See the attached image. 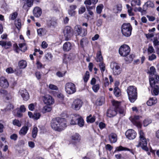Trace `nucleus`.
Listing matches in <instances>:
<instances>
[{
	"mask_svg": "<svg viewBox=\"0 0 159 159\" xmlns=\"http://www.w3.org/2000/svg\"><path fill=\"white\" fill-rule=\"evenodd\" d=\"M66 121L65 118L57 117L52 120L51 126L55 131H61L66 128Z\"/></svg>",
	"mask_w": 159,
	"mask_h": 159,
	"instance_id": "nucleus-1",
	"label": "nucleus"
},
{
	"mask_svg": "<svg viewBox=\"0 0 159 159\" xmlns=\"http://www.w3.org/2000/svg\"><path fill=\"white\" fill-rule=\"evenodd\" d=\"M126 91L130 102H134L137 98V88L134 86H130L127 87Z\"/></svg>",
	"mask_w": 159,
	"mask_h": 159,
	"instance_id": "nucleus-2",
	"label": "nucleus"
},
{
	"mask_svg": "<svg viewBox=\"0 0 159 159\" xmlns=\"http://www.w3.org/2000/svg\"><path fill=\"white\" fill-rule=\"evenodd\" d=\"M139 142L138 144L136 145L138 147H141L143 150L148 151V148L147 147V142L146 139L145 137L144 134L142 130H140L139 133Z\"/></svg>",
	"mask_w": 159,
	"mask_h": 159,
	"instance_id": "nucleus-3",
	"label": "nucleus"
},
{
	"mask_svg": "<svg viewBox=\"0 0 159 159\" xmlns=\"http://www.w3.org/2000/svg\"><path fill=\"white\" fill-rule=\"evenodd\" d=\"M132 29L130 23H124L121 26V32L123 35L128 37L131 35Z\"/></svg>",
	"mask_w": 159,
	"mask_h": 159,
	"instance_id": "nucleus-4",
	"label": "nucleus"
},
{
	"mask_svg": "<svg viewBox=\"0 0 159 159\" xmlns=\"http://www.w3.org/2000/svg\"><path fill=\"white\" fill-rule=\"evenodd\" d=\"M65 88L66 92L69 94H73L76 91L75 85L71 82L66 83L65 84Z\"/></svg>",
	"mask_w": 159,
	"mask_h": 159,
	"instance_id": "nucleus-5",
	"label": "nucleus"
},
{
	"mask_svg": "<svg viewBox=\"0 0 159 159\" xmlns=\"http://www.w3.org/2000/svg\"><path fill=\"white\" fill-rule=\"evenodd\" d=\"M130 48L127 45L121 46L119 50L120 54L122 57H126L128 55L130 52Z\"/></svg>",
	"mask_w": 159,
	"mask_h": 159,
	"instance_id": "nucleus-6",
	"label": "nucleus"
},
{
	"mask_svg": "<svg viewBox=\"0 0 159 159\" xmlns=\"http://www.w3.org/2000/svg\"><path fill=\"white\" fill-rule=\"evenodd\" d=\"M110 67L112 69L113 74L117 75H119L121 72V69L118 64L114 62L111 63Z\"/></svg>",
	"mask_w": 159,
	"mask_h": 159,
	"instance_id": "nucleus-7",
	"label": "nucleus"
},
{
	"mask_svg": "<svg viewBox=\"0 0 159 159\" xmlns=\"http://www.w3.org/2000/svg\"><path fill=\"white\" fill-rule=\"evenodd\" d=\"M149 82L151 86L153 88L152 94L155 95H157L159 93V87L157 84H156L155 81L153 78L149 79Z\"/></svg>",
	"mask_w": 159,
	"mask_h": 159,
	"instance_id": "nucleus-8",
	"label": "nucleus"
},
{
	"mask_svg": "<svg viewBox=\"0 0 159 159\" xmlns=\"http://www.w3.org/2000/svg\"><path fill=\"white\" fill-rule=\"evenodd\" d=\"M42 100L44 103L48 105H51L54 104V100L49 95H46L42 97Z\"/></svg>",
	"mask_w": 159,
	"mask_h": 159,
	"instance_id": "nucleus-9",
	"label": "nucleus"
},
{
	"mask_svg": "<svg viewBox=\"0 0 159 159\" xmlns=\"http://www.w3.org/2000/svg\"><path fill=\"white\" fill-rule=\"evenodd\" d=\"M64 34L65 40L66 41L69 40L72 35V30L71 27L69 26H66L65 28Z\"/></svg>",
	"mask_w": 159,
	"mask_h": 159,
	"instance_id": "nucleus-10",
	"label": "nucleus"
},
{
	"mask_svg": "<svg viewBox=\"0 0 159 159\" xmlns=\"http://www.w3.org/2000/svg\"><path fill=\"white\" fill-rule=\"evenodd\" d=\"M125 135L129 139H133L136 137V133L134 130L130 129L126 131L125 133Z\"/></svg>",
	"mask_w": 159,
	"mask_h": 159,
	"instance_id": "nucleus-11",
	"label": "nucleus"
},
{
	"mask_svg": "<svg viewBox=\"0 0 159 159\" xmlns=\"http://www.w3.org/2000/svg\"><path fill=\"white\" fill-rule=\"evenodd\" d=\"M82 104L83 102L82 101L79 99H77L73 102L72 106L75 110H78L80 109Z\"/></svg>",
	"mask_w": 159,
	"mask_h": 159,
	"instance_id": "nucleus-12",
	"label": "nucleus"
},
{
	"mask_svg": "<svg viewBox=\"0 0 159 159\" xmlns=\"http://www.w3.org/2000/svg\"><path fill=\"white\" fill-rule=\"evenodd\" d=\"M75 31L77 33L78 35H80L84 32L83 34L82 35V36H84L87 34V30L85 29H83L82 30L81 27L78 25H76L74 29Z\"/></svg>",
	"mask_w": 159,
	"mask_h": 159,
	"instance_id": "nucleus-13",
	"label": "nucleus"
},
{
	"mask_svg": "<svg viewBox=\"0 0 159 159\" xmlns=\"http://www.w3.org/2000/svg\"><path fill=\"white\" fill-rule=\"evenodd\" d=\"M9 85L7 79L3 76L0 77V86L3 88H7Z\"/></svg>",
	"mask_w": 159,
	"mask_h": 159,
	"instance_id": "nucleus-14",
	"label": "nucleus"
},
{
	"mask_svg": "<svg viewBox=\"0 0 159 159\" xmlns=\"http://www.w3.org/2000/svg\"><path fill=\"white\" fill-rule=\"evenodd\" d=\"M19 93L24 100L27 101L29 99V94L26 90L25 89L20 90L19 91Z\"/></svg>",
	"mask_w": 159,
	"mask_h": 159,
	"instance_id": "nucleus-15",
	"label": "nucleus"
},
{
	"mask_svg": "<svg viewBox=\"0 0 159 159\" xmlns=\"http://www.w3.org/2000/svg\"><path fill=\"white\" fill-rule=\"evenodd\" d=\"M116 114V109L114 108H110L107 110V115L108 117H111L115 116Z\"/></svg>",
	"mask_w": 159,
	"mask_h": 159,
	"instance_id": "nucleus-16",
	"label": "nucleus"
},
{
	"mask_svg": "<svg viewBox=\"0 0 159 159\" xmlns=\"http://www.w3.org/2000/svg\"><path fill=\"white\" fill-rule=\"evenodd\" d=\"M139 116H135L131 120V121L133 124L138 127H141V125L140 122L138 120L139 119Z\"/></svg>",
	"mask_w": 159,
	"mask_h": 159,
	"instance_id": "nucleus-17",
	"label": "nucleus"
},
{
	"mask_svg": "<svg viewBox=\"0 0 159 159\" xmlns=\"http://www.w3.org/2000/svg\"><path fill=\"white\" fill-rule=\"evenodd\" d=\"M71 120L70 123L71 125H76L77 124L78 120L79 118V116L76 114H72L71 115Z\"/></svg>",
	"mask_w": 159,
	"mask_h": 159,
	"instance_id": "nucleus-18",
	"label": "nucleus"
},
{
	"mask_svg": "<svg viewBox=\"0 0 159 159\" xmlns=\"http://www.w3.org/2000/svg\"><path fill=\"white\" fill-rule=\"evenodd\" d=\"M109 140L111 143H116L117 140V136L114 133L110 134L109 135Z\"/></svg>",
	"mask_w": 159,
	"mask_h": 159,
	"instance_id": "nucleus-19",
	"label": "nucleus"
},
{
	"mask_svg": "<svg viewBox=\"0 0 159 159\" xmlns=\"http://www.w3.org/2000/svg\"><path fill=\"white\" fill-rule=\"evenodd\" d=\"M33 13L34 16L39 17L42 14L41 9L38 7H36L33 10Z\"/></svg>",
	"mask_w": 159,
	"mask_h": 159,
	"instance_id": "nucleus-20",
	"label": "nucleus"
},
{
	"mask_svg": "<svg viewBox=\"0 0 159 159\" xmlns=\"http://www.w3.org/2000/svg\"><path fill=\"white\" fill-rule=\"evenodd\" d=\"M71 43L70 42H67L63 44V49L64 51H68L71 49Z\"/></svg>",
	"mask_w": 159,
	"mask_h": 159,
	"instance_id": "nucleus-21",
	"label": "nucleus"
},
{
	"mask_svg": "<svg viewBox=\"0 0 159 159\" xmlns=\"http://www.w3.org/2000/svg\"><path fill=\"white\" fill-rule=\"evenodd\" d=\"M33 5V0H26L23 7V8L24 9H27V7H30Z\"/></svg>",
	"mask_w": 159,
	"mask_h": 159,
	"instance_id": "nucleus-22",
	"label": "nucleus"
},
{
	"mask_svg": "<svg viewBox=\"0 0 159 159\" xmlns=\"http://www.w3.org/2000/svg\"><path fill=\"white\" fill-rule=\"evenodd\" d=\"M157 102V100L156 98H151L147 102V104L148 106H151L156 104Z\"/></svg>",
	"mask_w": 159,
	"mask_h": 159,
	"instance_id": "nucleus-23",
	"label": "nucleus"
},
{
	"mask_svg": "<svg viewBox=\"0 0 159 159\" xmlns=\"http://www.w3.org/2000/svg\"><path fill=\"white\" fill-rule=\"evenodd\" d=\"M28 129L29 128L27 126H23L19 131V134L20 135H25L27 133Z\"/></svg>",
	"mask_w": 159,
	"mask_h": 159,
	"instance_id": "nucleus-24",
	"label": "nucleus"
},
{
	"mask_svg": "<svg viewBox=\"0 0 159 159\" xmlns=\"http://www.w3.org/2000/svg\"><path fill=\"white\" fill-rule=\"evenodd\" d=\"M129 151L130 152L133 154H134V152L132 151L128 148L123 147L122 146H120L119 147H117L116 148V150L115 151V152L117 151Z\"/></svg>",
	"mask_w": 159,
	"mask_h": 159,
	"instance_id": "nucleus-25",
	"label": "nucleus"
},
{
	"mask_svg": "<svg viewBox=\"0 0 159 159\" xmlns=\"http://www.w3.org/2000/svg\"><path fill=\"white\" fill-rule=\"evenodd\" d=\"M27 62L24 60L20 61L18 63V66L20 69H24L27 66Z\"/></svg>",
	"mask_w": 159,
	"mask_h": 159,
	"instance_id": "nucleus-26",
	"label": "nucleus"
},
{
	"mask_svg": "<svg viewBox=\"0 0 159 159\" xmlns=\"http://www.w3.org/2000/svg\"><path fill=\"white\" fill-rule=\"evenodd\" d=\"M96 61L98 62H99L101 63L102 62L103 58L102 56L101 53L100 51L98 52L97 53Z\"/></svg>",
	"mask_w": 159,
	"mask_h": 159,
	"instance_id": "nucleus-27",
	"label": "nucleus"
},
{
	"mask_svg": "<svg viewBox=\"0 0 159 159\" xmlns=\"http://www.w3.org/2000/svg\"><path fill=\"white\" fill-rule=\"evenodd\" d=\"M144 5H145V8L151 7L154 8L155 7L154 3L150 1H149L145 2Z\"/></svg>",
	"mask_w": 159,
	"mask_h": 159,
	"instance_id": "nucleus-28",
	"label": "nucleus"
},
{
	"mask_svg": "<svg viewBox=\"0 0 159 159\" xmlns=\"http://www.w3.org/2000/svg\"><path fill=\"white\" fill-rule=\"evenodd\" d=\"M95 120V116L92 117L91 115H90L89 116L87 117V121L88 123H93Z\"/></svg>",
	"mask_w": 159,
	"mask_h": 159,
	"instance_id": "nucleus-29",
	"label": "nucleus"
},
{
	"mask_svg": "<svg viewBox=\"0 0 159 159\" xmlns=\"http://www.w3.org/2000/svg\"><path fill=\"white\" fill-rule=\"evenodd\" d=\"M103 97H100L97 99L96 103L98 106H101L103 104Z\"/></svg>",
	"mask_w": 159,
	"mask_h": 159,
	"instance_id": "nucleus-30",
	"label": "nucleus"
},
{
	"mask_svg": "<svg viewBox=\"0 0 159 159\" xmlns=\"http://www.w3.org/2000/svg\"><path fill=\"white\" fill-rule=\"evenodd\" d=\"M77 124L80 127H82L84 126V121L83 119L80 117L79 116V119L77 120Z\"/></svg>",
	"mask_w": 159,
	"mask_h": 159,
	"instance_id": "nucleus-31",
	"label": "nucleus"
},
{
	"mask_svg": "<svg viewBox=\"0 0 159 159\" xmlns=\"http://www.w3.org/2000/svg\"><path fill=\"white\" fill-rule=\"evenodd\" d=\"M114 92L115 95L116 97H119L120 95V90L117 87H115L114 89Z\"/></svg>",
	"mask_w": 159,
	"mask_h": 159,
	"instance_id": "nucleus-32",
	"label": "nucleus"
},
{
	"mask_svg": "<svg viewBox=\"0 0 159 159\" xmlns=\"http://www.w3.org/2000/svg\"><path fill=\"white\" fill-rule=\"evenodd\" d=\"M52 109V107L48 106H45L43 107L42 111L43 113H45L51 111Z\"/></svg>",
	"mask_w": 159,
	"mask_h": 159,
	"instance_id": "nucleus-33",
	"label": "nucleus"
},
{
	"mask_svg": "<svg viewBox=\"0 0 159 159\" xmlns=\"http://www.w3.org/2000/svg\"><path fill=\"white\" fill-rule=\"evenodd\" d=\"M16 111V114L14 113V115L18 117H21L23 115L21 113V112L18 109H17L16 110L14 111V113H15Z\"/></svg>",
	"mask_w": 159,
	"mask_h": 159,
	"instance_id": "nucleus-34",
	"label": "nucleus"
},
{
	"mask_svg": "<svg viewBox=\"0 0 159 159\" xmlns=\"http://www.w3.org/2000/svg\"><path fill=\"white\" fill-rule=\"evenodd\" d=\"M126 7L128 9V13L129 15L130 16L134 15L133 13L132 12V8L128 4H126Z\"/></svg>",
	"mask_w": 159,
	"mask_h": 159,
	"instance_id": "nucleus-35",
	"label": "nucleus"
},
{
	"mask_svg": "<svg viewBox=\"0 0 159 159\" xmlns=\"http://www.w3.org/2000/svg\"><path fill=\"white\" fill-rule=\"evenodd\" d=\"M156 72V69L153 66H151L150 68V71L149 73L150 75L153 76L154 75H156L155 73Z\"/></svg>",
	"mask_w": 159,
	"mask_h": 159,
	"instance_id": "nucleus-36",
	"label": "nucleus"
},
{
	"mask_svg": "<svg viewBox=\"0 0 159 159\" xmlns=\"http://www.w3.org/2000/svg\"><path fill=\"white\" fill-rule=\"evenodd\" d=\"M99 66L101 72L103 74L105 70V65L103 62H101L99 63Z\"/></svg>",
	"mask_w": 159,
	"mask_h": 159,
	"instance_id": "nucleus-37",
	"label": "nucleus"
},
{
	"mask_svg": "<svg viewBox=\"0 0 159 159\" xmlns=\"http://www.w3.org/2000/svg\"><path fill=\"white\" fill-rule=\"evenodd\" d=\"M37 33L38 34L41 36L42 35H44L45 33V30L43 28H40L37 30Z\"/></svg>",
	"mask_w": 159,
	"mask_h": 159,
	"instance_id": "nucleus-38",
	"label": "nucleus"
},
{
	"mask_svg": "<svg viewBox=\"0 0 159 159\" xmlns=\"http://www.w3.org/2000/svg\"><path fill=\"white\" fill-rule=\"evenodd\" d=\"M88 41L87 38H85L82 39L80 41V45L82 47H83L84 45L88 43Z\"/></svg>",
	"mask_w": 159,
	"mask_h": 159,
	"instance_id": "nucleus-39",
	"label": "nucleus"
},
{
	"mask_svg": "<svg viewBox=\"0 0 159 159\" xmlns=\"http://www.w3.org/2000/svg\"><path fill=\"white\" fill-rule=\"evenodd\" d=\"M112 104L115 107L116 109H118L120 107V102L116 101H113L112 102Z\"/></svg>",
	"mask_w": 159,
	"mask_h": 159,
	"instance_id": "nucleus-40",
	"label": "nucleus"
},
{
	"mask_svg": "<svg viewBox=\"0 0 159 159\" xmlns=\"http://www.w3.org/2000/svg\"><path fill=\"white\" fill-rule=\"evenodd\" d=\"M4 93L6 94V98L7 100H9L11 99L13 96L10 94L7 93V92L5 90H2Z\"/></svg>",
	"mask_w": 159,
	"mask_h": 159,
	"instance_id": "nucleus-41",
	"label": "nucleus"
},
{
	"mask_svg": "<svg viewBox=\"0 0 159 159\" xmlns=\"http://www.w3.org/2000/svg\"><path fill=\"white\" fill-rule=\"evenodd\" d=\"M12 124L14 125L17 126L19 127H20L21 125V123L19 120L17 119H15L13 121Z\"/></svg>",
	"mask_w": 159,
	"mask_h": 159,
	"instance_id": "nucleus-42",
	"label": "nucleus"
},
{
	"mask_svg": "<svg viewBox=\"0 0 159 159\" xmlns=\"http://www.w3.org/2000/svg\"><path fill=\"white\" fill-rule=\"evenodd\" d=\"M18 13L17 12H14L10 14V19L11 20H14L16 19L18 15Z\"/></svg>",
	"mask_w": 159,
	"mask_h": 159,
	"instance_id": "nucleus-43",
	"label": "nucleus"
},
{
	"mask_svg": "<svg viewBox=\"0 0 159 159\" xmlns=\"http://www.w3.org/2000/svg\"><path fill=\"white\" fill-rule=\"evenodd\" d=\"M92 89L93 91L95 93L98 92L100 88L99 85L98 84L93 85L92 87Z\"/></svg>",
	"mask_w": 159,
	"mask_h": 159,
	"instance_id": "nucleus-44",
	"label": "nucleus"
},
{
	"mask_svg": "<svg viewBox=\"0 0 159 159\" xmlns=\"http://www.w3.org/2000/svg\"><path fill=\"white\" fill-rule=\"evenodd\" d=\"M38 132V128L36 127L34 128L32 133V136L33 138L36 137Z\"/></svg>",
	"mask_w": 159,
	"mask_h": 159,
	"instance_id": "nucleus-45",
	"label": "nucleus"
},
{
	"mask_svg": "<svg viewBox=\"0 0 159 159\" xmlns=\"http://www.w3.org/2000/svg\"><path fill=\"white\" fill-rule=\"evenodd\" d=\"M103 6L101 4L97 7L96 8V11L98 14H100L102 11Z\"/></svg>",
	"mask_w": 159,
	"mask_h": 159,
	"instance_id": "nucleus-46",
	"label": "nucleus"
},
{
	"mask_svg": "<svg viewBox=\"0 0 159 159\" xmlns=\"http://www.w3.org/2000/svg\"><path fill=\"white\" fill-rule=\"evenodd\" d=\"M72 139L75 141H79L80 139V137L79 134H76L72 136Z\"/></svg>",
	"mask_w": 159,
	"mask_h": 159,
	"instance_id": "nucleus-47",
	"label": "nucleus"
},
{
	"mask_svg": "<svg viewBox=\"0 0 159 159\" xmlns=\"http://www.w3.org/2000/svg\"><path fill=\"white\" fill-rule=\"evenodd\" d=\"M140 5L141 1L140 0H134L133 2H132L131 3V5L132 6H134L136 5H137L139 6Z\"/></svg>",
	"mask_w": 159,
	"mask_h": 159,
	"instance_id": "nucleus-48",
	"label": "nucleus"
},
{
	"mask_svg": "<svg viewBox=\"0 0 159 159\" xmlns=\"http://www.w3.org/2000/svg\"><path fill=\"white\" fill-rule=\"evenodd\" d=\"M45 57L47 60L51 61L52 59V56L51 53H48L45 55Z\"/></svg>",
	"mask_w": 159,
	"mask_h": 159,
	"instance_id": "nucleus-49",
	"label": "nucleus"
},
{
	"mask_svg": "<svg viewBox=\"0 0 159 159\" xmlns=\"http://www.w3.org/2000/svg\"><path fill=\"white\" fill-rule=\"evenodd\" d=\"M150 78H153L155 81L156 84H157L158 83V82H159V76L156 75H154L153 76H150Z\"/></svg>",
	"mask_w": 159,
	"mask_h": 159,
	"instance_id": "nucleus-50",
	"label": "nucleus"
},
{
	"mask_svg": "<svg viewBox=\"0 0 159 159\" xmlns=\"http://www.w3.org/2000/svg\"><path fill=\"white\" fill-rule=\"evenodd\" d=\"M89 73L88 71H87L85 73V75L84 77V82H86L89 78Z\"/></svg>",
	"mask_w": 159,
	"mask_h": 159,
	"instance_id": "nucleus-51",
	"label": "nucleus"
},
{
	"mask_svg": "<svg viewBox=\"0 0 159 159\" xmlns=\"http://www.w3.org/2000/svg\"><path fill=\"white\" fill-rule=\"evenodd\" d=\"M49 88L53 90H58V87L56 85L53 84H50L48 86Z\"/></svg>",
	"mask_w": 159,
	"mask_h": 159,
	"instance_id": "nucleus-52",
	"label": "nucleus"
},
{
	"mask_svg": "<svg viewBox=\"0 0 159 159\" xmlns=\"http://www.w3.org/2000/svg\"><path fill=\"white\" fill-rule=\"evenodd\" d=\"M86 10V8L84 6H81L79 10V13L80 14H82L84 13Z\"/></svg>",
	"mask_w": 159,
	"mask_h": 159,
	"instance_id": "nucleus-53",
	"label": "nucleus"
},
{
	"mask_svg": "<svg viewBox=\"0 0 159 159\" xmlns=\"http://www.w3.org/2000/svg\"><path fill=\"white\" fill-rule=\"evenodd\" d=\"M147 10V8H145V5H143V9L141 7H139L137 8V10L139 12L142 13L146 11Z\"/></svg>",
	"mask_w": 159,
	"mask_h": 159,
	"instance_id": "nucleus-54",
	"label": "nucleus"
},
{
	"mask_svg": "<svg viewBox=\"0 0 159 159\" xmlns=\"http://www.w3.org/2000/svg\"><path fill=\"white\" fill-rule=\"evenodd\" d=\"M20 69L17 68L15 70V71L16 75L18 76H21L22 73V70Z\"/></svg>",
	"mask_w": 159,
	"mask_h": 159,
	"instance_id": "nucleus-55",
	"label": "nucleus"
},
{
	"mask_svg": "<svg viewBox=\"0 0 159 159\" xmlns=\"http://www.w3.org/2000/svg\"><path fill=\"white\" fill-rule=\"evenodd\" d=\"M40 116V115L39 113H34L33 116V119L35 120L39 119Z\"/></svg>",
	"mask_w": 159,
	"mask_h": 159,
	"instance_id": "nucleus-56",
	"label": "nucleus"
},
{
	"mask_svg": "<svg viewBox=\"0 0 159 159\" xmlns=\"http://www.w3.org/2000/svg\"><path fill=\"white\" fill-rule=\"evenodd\" d=\"M156 58V56L155 54H152L151 55H150L148 57V60L150 61H152Z\"/></svg>",
	"mask_w": 159,
	"mask_h": 159,
	"instance_id": "nucleus-57",
	"label": "nucleus"
},
{
	"mask_svg": "<svg viewBox=\"0 0 159 159\" xmlns=\"http://www.w3.org/2000/svg\"><path fill=\"white\" fill-rule=\"evenodd\" d=\"M16 25L17 28L18 30H19L20 29L21 26V23L19 20H17V21L16 22Z\"/></svg>",
	"mask_w": 159,
	"mask_h": 159,
	"instance_id": "nucleus-58",
	"label": "nucleus"
},
{
	"mask_svg": "<svg viewBox=\"0 0 159 159\" xmlns=\"http://www.w3.org/2000/svg\"><path fill=\"white\" fill-rule=\"evenodd\" d=\"M14 51L17 53H18L20 49L19 48L17 45L16 44H14Z\"/></svg>",
	"mask_w": 159,
	"mask_h": 159,
	"instance_id": "nucleus-59",
	"label": "nucleus"
},
{
	"mask_svg": "<svg viewBox=\"0 0 159 159\" xmlns=\"http://www.w3.org/2000/svg\"><path fill=\"white\" fill-rule=\"evenodd\" d=\"M68 12L69 14L71 16H74L76 13V11H72L71 10H68Z\"/></svg>",
	"mask_w": 159,
	"mask_h": 159,
	"instance_id": "nucleus-60",
	"label": "nucleus"
},
{
	"mask_svg": "<svg viewBox=\"0 0 159 159\" xmlns=\"http://www.w3.org/2000/svg\"><path fill=\"white\" fill-rule=\"evenodd\" d=\"M28 107L29 109L31 111H33L34 109L35 106L34 103H31L29 105Z\"/></svg>",
	"mask_w": 159,
	"mask_h": 159,
	"instance_id": "nucleus-61",
	"label": "nucleus"
},
{
	"mask_svg": "<svg viewBox=\"0 0 159 159\" xmlns=\"http://www.w3.org/2000/svg\"><path fill=\"white\" fill-rule=\"evenodd\" d=\"M10 138L11 139L15 141L17 138V136L16 134H13L10 136Z\"/></svg>",
	"mask_w": 159,
	"mask_h": 159,
	"instance_id": "nucleus-62",
	"label": "nucleus"
},
{
	"mask_svg": "<svg viewBox=\"0 0 159 159\" xmlns=\"http://www.w3.org/2000/svg\"><path fill=\"white\" fill-rule=\"evenodd\" d=\"M92 3L91 0H86L84 2V4L86 5V7L91 5Z\"/></svg>",
	"mask_w": 159,
	"mask_h": 159,
	"instance_id": "nucleus-63",
	"label": "nucleus"
},
{
	"mask_svg": "<svg viewBox=\"0 0 159 159\" xmlns=\"http://www.w3.org/2000/svg\"><path fill=\"white\" fill-rule=\"evenodd\" d=\"M56 24V22L55 21L51 20L49 21V22L48 23V24L50 26H54Z\"/></svg>",
	"mask_w": 159,
	"mask_h": 159,
	"instance_id": "nucleus-64",
	"label": "nucleus"
}]
</instances>
